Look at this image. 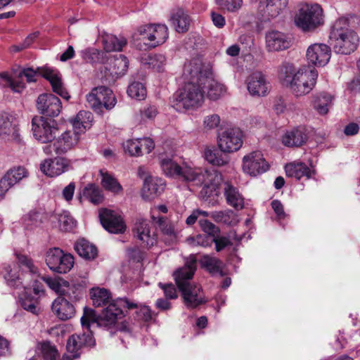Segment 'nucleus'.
<instances>
[{
	"label": "nucleus",
	"mask_w": 360,
	"mask_h": 360,
	"mask_svg": "<svg viewBox=\"0 0 360 360\" xmlns=\"http://www.w3.org/2000/svg\"><path fill=\"white\" fill-rule=\"evenodd\" d=\"M200 68L199 58L185 63L182 75L185 84L174 94L171 101L172 107L176 111L195 110L202 105L205 91L200 84Z\"/></svg>",
	"instance_id": "obj_1"
},
{
	"label": "nucleus",
	"mask_w": 360,
	"mask_h": 360,
	"mask_svg": "<svg viewBox=\"0 0 360 360\" xmlns=\"http://www.w3.org/2000/svg\"><path fill=\"white\" fill-rule=\"evenodd\" d=\"M160 166L167 176L178 178L195 186H203L201 193L207 196L216 190L222 181L221 174L214 169H193L185 163L179 165L171 158L162 159Z\"/></svg>",
	"instance_id": "obj_2"
},
{
	"label": "nucleus",
	"mask_w": 360,
	"mask_h": 360,
	"mask_svg": "<svg viewBox=\"0 0 360 360\" xmlns=\"http://www.w3.org/2000/svg\"><path fill=\"white\" fill-rule=\"evenodd\" d=\"M136 307L137 303L127 297L112 300L99 314H96V311L91 308L84 307L81 323L88 330L91 325L96 324L97 327L105 330L117 328L120 331H129L127 323H122L120 326H118L117 323L124 316L122 308L131 310Z\"/></svg>",
	"instance_id": "obj_3"
},
{
	"label": "nucleus",
	"mask_w": 360,
	"mask_h": 360,
	"mask_svg": "<svg viewBox=\"0 0 360 360\" xmlns=\"http://www.w3.org/2000/svg\"><path fill=\"white\" fill-rule=\"evenodd\" d=\"M136 307L137 303L127 297L112 300L99 314H96V311L91 308L84 307L81 323L88 330L91 325L96 324L97 327L105 330L117 328L120 331H129L127 323H122L120 326H118L117 323L124 316L122 308L131 310Z\"/></svg>",
	"instance_id": "obj_4"
},
{
	"label": "nucleus",
	"mask_w": 360,
	"mask_h": 360,
	"mask_svg": "<svg viewBox=\"0 0 360 360\" xmlns=\"http://www.w3.org/2000/svg\"><path fill=\"white\" fill-rule=\"evenodd\" d=\"M318 72L315 68L304 65L298 69L289 63H283L278 70V78L296 97L308 94L316 84Z\"/></svg>",
	"instance_id": "obj_5"
},
{
	"label": "nucleus",
	"mask_w": 360,
	"mask_h": 360,
	"mask_svg": "<svg viewBox=\"0 0 360 360\" xmlns=\"http://www.w3.org/2000/svg\"><path fill=\"white\" fill-rule=\"evenodd\" d=\"M195 256L190 255L184 266L174 273V277L187 307L195 308L205 302L201 287L192 281L196 271Z\"/></svg>",
	"instance_id": "obj_6"
},
{
	"label": "nucleus",
	"mask_w": 360,
	"mask_h": 360,
	"mask_svg": "<svg viewBox=\"0 0 360 360\" xmlns=\"http://www.w3.org/2000/svg\"><path fill=\"white\" fill-rule=\"evenodd\" d=\"M330 40L334 51L340 54H350L358 46L359 37L356 33L349 28L347 18H340L334 23L330 33Z\"/></svg>",
	"instance_id": "obj_7"
},
{
	"label": "nucleus",
	"mask_w": 360,
	"mask_h": 360,
	"mask_svg": "<svg viewBox=\"0 0 360 360\" xmlns=\"http://www.w3.org/2000/svg\"><path fill=\"white\" fill-rule=\"evenodd\" d=\"M295 25L303 31H311L323 23V10L317 4H302L295 16Z\"/></svg>",
	"instance_id": "obj_8"
},
{
	"label": "nucleus",
	"mask_w": 360,
	"mask_h": 360,
	"mask_svg": "<svg viewBox=\"0 0 360 360\" xmlns=\"http://www.w3.org/2000/svg\"><path fill=\"white\" fill-rule=\"evenodd\" d=\"M86 101L89 107L98 112L103 107L107 110L112 109L117 103L112 91L104 86L94 87L86 95Z\"/></svg>",
	"instance_id": "obj_9"
},
{
	"label": "nucleus",
	"mask_w": 360,
	"mask_h": 360,
	"mask_svg": "<svg viewBox=\"0 0 360 360\" xmlns=\"http://www.w3.org/2000/svg\"><path fill=\"white\" fill-rule=\"evenodd\" d=\"M45 261L49 268L58 274L69 272L75 263L72 255L65 253L58 248H51L46 252Z\"/></svg>",
	"instance_id": "obj_10"
},
{
	"label": "nucleus",
	"mask_w": 360,
	"mask_h": 360,
	"mask_svg": "<svg viewBox=\"0 0 360 360\" xmlns=\"http://www.w3.org/2000/svg\"><path fill=\"white\" fill-rule=\"evenodd\" d=\"M79 136L76 131H65L51 143L44 146L43 150L47 155H52L53 153L57 155L65 154L78 144Z\"/></svg>",
	"instance_id": "obj_11"
},
{
	"label": "nucleus",
	"mask_w": 360,
	"mask_h": 360,
	"mask_svg": "<svg viewBox=\"0 0 360 360\" xmlns=\"http://www.w3.org/2000/svg\"><path fill=\"white\" fill-rule=\"evenodd\" d=\"M32 130L37 140L49 144L54 140L58 131L57 123L54 120L34 117L32 120Z\"/></svg>",
	"instance_id": "obj_12"
},
{
	"label": "nucleus",
	"mask_w": 360,
	"mask_h": 360,
	"mask_svg": "<svg viewBox=\"0 0 360 360\" xmlns=\"http://www.w3.org/2000/svg\"><path fill=\"white\" fill-rule=\"evenodd\" d=\"M138 32L142 39L148 40L147 45L155 48L165 43L168 38V28L164 24H149L141 26Z\"/></svg>",
	"instance_id": "obj_13"
},
{
	"label": "nucleus",
	"mask_w": 360,
	"mask_h": 360,
	"mask_svg": "<svg viewBox=\"0 0 360 360\" xmlns=\"http://www.w3.org/2000/svg\"><path fill=\"white\" fill-rule=\"evenodd\" d=\"M96 341L91 333L71 335L67 342L68 354L63 355V360H74L80 356V350L84 347H93Z\"/></svg>",
	"instance_id": "obj_14"
},
{
	"label": "nucleus",
	"mask_w": 360,
	"mask_h": 360,
	"mask_svg": "<svg viewBox=\"0 0 360 360\" xmlns=\"http://www.w3.org/2000/svg\"><path fill=\"white\" fill-rule=\"evenodd\" d=\"M199 76L202 90L207 89V96L210 100H217L225 93V86L214 79L211 70L202 66L201 61Z\"/></svg>",
	"instance_id": "obj_15"
},
{
	"label": "nucleus",
	"mask_w": 360,
	"mask_h": 360,
	"mask_svg": "<svg viewBox=\"0 0 360 360\" xmlns=\"http://www.w3.org/2000/svg\"><path fill=\"white\" fill-rule=\"evenodd\" d=\"M243 132L238 127L224 130L218 137V146L224 153H233L243 145Z\"/></svg>",
	"instance_id": "obj_16"
},
{
	"label": "nucleus",
	"mask_w": 360,
	"mask_h": 360,
	"mask_svg": "<svg viewBox=\"0 0 360 360\" xmlns=\"http://www.w3.org/2000/svg\"><path fill=\"white\" fill-rule=\"evenodd\" d=\"M269 167L261 151H252L243 158V171L251 176L266 172Z\"/></svg>",
	"instance_id": "obj_17"
},
{
	"label": "nucleus",
	"mask_w": 360,
	"mask_h": 360,
	"mask_svg": "<svg viewBox=\"0 0 360 360\" xmlns=\"http://www.w3.org/2000/svg\"><path fill=\"white\" fill-rule=\"evenodd\" d=\"M37 108L39 112L49 117H57L62 109L60 99L52 94H42L37 100Z\"/></svg>",
	"instance_id": "obj_18"
},
{
	"label": "nucleus",
	"mask_w": 360,
	"mask_h": 360,
	"mask_svg": "<svg viewBox=\"0 0 360 360\" xmlns=\"http://www.w3.org/2000/svg\"><path fill=\"white\" fill-rule=\"evenodd\" d=\"M330 56V48L328 45L321 43L310 45L306 53L308 62L319 67H323L328 64Z\"/></svg>",
	"instance_id": "obj_19"
},
{
	"label": "nucleus",
	"mask_w": 360,
	"mask_h": 360,
	"mask_svg": "<svg viewBox=\"0 0 360 360\" xmlns=\"http://www.w3.org/2000/svg\"><path fill=\"white\" fill-rule=\"evenodd\" d=\"M70 167V160L61 157L48 158L40 164L41 172L49 177L58 176L68 171Z\"/></svg>",
	"instance_id": "obj_20"
},
{
	"label": "nucleus",
	"mask_w": 360,
	"mask_h": 360,
	"mask_svg": "<svg viewBox=\"0 0 360 360\" xmlns=\"http://www.w3.org/2000/svg\"><path fill=\"white\" fill-rule=\"evenodd\" d=\"M99 217L103 227L110 233H122L126 229L122 218L113 210L103 209L100 212Z\"/></svg>",
	"instance_id": "obj_21"
},
{
	"label": "nucleus",
	"mask_w": 360,
	"mask_h": 360,
	"mask_svg": "<svg viewBox=\"0 0 360 360\" xmlns=\"http://www.w3.org/2000/svg\"><path fill=\"white\" fill-rule=\"evenodd\" d=\"M248 90L253 96H265L270 91V84L261 72L251 74L247 79Z\"/></svg>",
	"instance_id": "obj_22"
},
{
	"label": "nucleus",
	"mask_w": 360,
	"mask_h": 360,
	"mask_svg": "<svg viewBox=\"0 0 360 360\" xmlns=\"http://www.w3.org/2000/svg\"><path fill=\"white\" fill-rule=\"evenodd\" d=\"M43 280L51 290L60 296H65L71 301L79 299V294L76 293L75 288L70 287L68 281L62 278L51 277H44Z\"/></svg>",
	"instance_id": "obj_23"
},
{
	"label": "nucleus",
	"mask_w": 360,
	"mask_h": 360,
	"mask_svg": "<svg viewBox=\"0 0 360 360\" xmlns=\"http://www.w3.org/2000/svg\"><path fill=\"white\" fill-rule=\"evenodd\" d=\"M0 136L6 140L18 141L19 133L15 117L6 112H0Z\"/></svg>",
	"instance_id": "obj_24"
},
{
	"label": "nucleus",
	"mask_w": 360,
	"mask_h": 360,
	"mask_svg": "<svg viewBox=\"0 0 360 360\" xmlns=\"http://www.w3.org/2000/svg\"><path fill=\"white\" fill-rule=\"evenodd\" d=\"M165 186V181L162 179L148 176L144 180L141 197L145 200H152L163 192Z\"/></svg>",
	"instance_id": "obj_25"
},
{
	"label": "nucleus",
	"mask_w": 360,
	"mask_h": 360,
	"mask_svg": "<svg viewBox=\"0 0 360 360\" xmlns=\"http://www.w3.org/2000/svg\"><path fill=\"white\" fill-rule=\"evenodd\" d=\"M308 139V131L304 127H298L287 131L282 136V143L287 147H300Z\"/></svg>",
	"instance_id": "obj_26"
},
{
	"label": "nucleus",
	"mask_w": 360,
	"mask_h": 360,
	"mask_svg": "<svg viewBox=\"0 0 360 360\" xmlns=\"http://www.w3.org/2000/svg\"><path fill=\"white\" fill-rule=\"evenodd\" d=\"M42 75L50 82L53 92L65 100H68L70 98L62 81L61 75L57 70L44 68L42 71Z\"/></svg>",
	"instance_id": "obj_27"
},
{
	"label": "nucleus",
	"mask_w": 360,
	"mask_h": 360,
	"mask_svg": "<svg viewBox=\"0 0 360 360\" xmlns=\"http://www.w3.org/2000/svg\"><path fill=\"white\" fill-rule=\"evenodd\" d=\"M68 299L65 296H59L52 304L53 312L61 320L70 319L75 313V308L70 303L72 301Z\"/></svg>",
	"instance_id": "obj_28"
},
{
	"label": "nucleus",
	"mask_w": 360,
	"mask_h": 360,
	"mask_svg": "<svg viewBox=\"0 0 360 360\" xmlns=\"http://www.w3.org/2000/svg\"><path fill=\"white\" fill-rule=\"evenodd\" d=\"M266 47L268 51H279L287 49L290 46V41L287 37L278 31H271L266 34Z\"/></svg>",
	"instance_id": "obj_29"
},
{
	"label": "nucleus",
	"mask_w": 360,
	"mask_h": 360,
	"mask_svg": "<svg viewBox=\"0 0 360 360\" xmlns=\"http://www.w3.org/2000/svg\"><path fill=\"white\" fill-rule=\"evenodd\" d=\"M134 231L138 239L142 241L145 246L150 247L155 243L156 239L154 235L150 233V223L147 220L137 219L134 224Z\"/></svg>",
	"instance_id": "obj_30"
},
{
	"label": "nucleus",
	"mask_w": 360,
	"mask_h": 360,
	"mask_svg": "<svg viewBox=\"0 0 360 360\" xmlns=\"http://www.w3.org/2000/svg\"><path fill=\"white\" fill-rule=\"evenodd\" d=\"M224 195L226 203L235 210H240L244 207V198L238 188L229 182L224 185Z\"/></svg>",
	"instance_id": "obj_31"
},
{
	"label": "nucleus",
	"mask_w": 360,
	"mask_h": 360,
	"mask_svg": "<svg viewBox=\"0 0 360 360\" xmlns=\"http://www.w3.org/2000/svg\"><path fill=\"white\" fill-rule=\"evenodd\" d=\"M289 0H259V9L271 18L278 16L288 6Z\"/></svg>",
	"instance_id": "obj_32"
},
{
	"label": "nucleus",
	"mask_w": 360,
	"mask_h": 360,
	"mask_svg": "<svg viewBox=\"0 0 360 360\" xmlns=\"http://www.w3.org/2000/svg\"><path fill=\"white\" fill-rule=\"evenodd\" d=\"M286 175L299 180L302 177L309 179L311 176V169L304 162H294L285 167Z\"/></svg>",
	"instance_id": "obj_33"
},
{
	"label": "nucleus",
	"mask_w": 360,
	"mask_h": 360,
	"mask_svg": "<svg viewBox=\"0 0 360 360\" xmlns=\"http://www.w3.org/2000/svg\"><path fill=\"white\" fill-rule=\"evenodd\" d=\"M93 120L94 117L91 112L79 111L72 121L74 131L79 132L80 135L91 127Z\"/></svg>",
	"instance_id": "obj_34"
},
{
	"label": "nucleus",
	"mask_w": 360,
	"mask_h": 360,
	"mask_svg": "<svg viewBox=\"0 0 360 360\" xmlns=\"http://www.w3.org/2000/svg\"><path fill=\"white\" fill-rule=\"evenodd\" d=\"M101 37L103 49L107 52L120 51L127 44V39L124 37L118 38L113 34L106 33Z\"/></svg>",
	"instance_id": "obj_35"
},
{
	"label": "nucleus",
	"mask_w": 360,
	"mask_h": 360,
	"mask_svg": "<svg viewBox=\"0 0 360 360\" xmlns=\"http://www.w3.org/2000/svg\"><path fill=\"white\" fill-rule=\"evenodd\" d=\"M201 266L205 268L212 276H224L223 263L219 259L210 255H204L200 259Z\"/></svg>",
	"instance_id": "obj_36"
},
{
	"label": "nucleus",
	"mask_w": 360,
	"mask_h": 360,
	"mask_svg": "<svg viewBox=\"0 0 360 360\" xmlns=\"http://www.w3.org/2000/svg\"><path fill=\"white\" fill-rule=\"evenodd\" d=\"M75 250L80 257L86 259H94L98 253L96 247L84 238L75 243Z\"/></svg>",
	"instance_id": "obj_37"
},
{
	"label": "nucleus",
	"mask_w": 360,
	"mask_h": 360,
	"mask_svg": "<svg viewBox=\"0 0 360 360\" xmlns=\"http://www.w3.org/2000/svg\"><path fill=\"white\" fill-rule=\"evenodd\" d=\"M170 20L177 32L184 33L188 30L190 19L184 10L178 9L173 13Z\"/></svg>",
	"instance_id": "obj_38"
},
{
	"label": "nucleus",
	"mask_w": 360,
	"mask_h": 360,
	"mask_svg": "<svg viewBox=\"0 0 360 360\" xmlns=\"http://www.w3.org/2000/svg\"><path fill=\"white\" fill-rule=\"evenodd\" d=\"M167 59L165 55L161 53L149 54L142 58L141 63L148 68L157 72H162L165 69Z\"/></svg>",
	"instance_id": "obj_39"
},
{
	"label": "nucleus",
	"mask_w": 360,
	"mask_h": 360,
	"mask_svg": "<svg viewBox=\"0 0 360 360\" xmlns=\"http://www.w3.org/2000/svg\"><path fill=\"white\" fill-rule=\"evenodd\" d=\"M333 96L327 93H321L316 95L313 101L314 108L320 115H326L329 108L333 105Z\"/></svg>",
	"instance_id": "obj_40"
},
{
	"label": "nucleus",
	"mask_w": 360,
	"mask_h": 360,
	"mask_svg": "<svg viewBox=\"0 0 360 360\" xmlns=\"http://www.w3.org/2000/svg\"><path fill=\"white\" fill-rule=\"evenodd\" d=\"M210 217L217 223H222L229 226H233L238 222L236 214L229 209L212 212Z\"/></svg>",
	"instance_id": "obj_41"
},
{
	"label": "nucleus",
	"mask_w": 360,
	"mask_h": 360,
	"mask_svg": "<svg viewBox=\"0 0 360 360\" xmlns=\"http://www.w3.org/2000/svg\"><path fill=\"white\" fill-rule=\"evenodd\" d=\"M91 297L93 304L96 307L107 306L112 302L110 292L105 288H92L91 290Z\"/></svg>",
	"instance_id": "obj_42"
},
{
	"label": "nucleus",
	"mask_w": 360,
	"mask_h": 360,
	"mask_svg": "<svg viewBox=\"0 0 360 360\" xmlns=\"http://www.w3.org/2000/svg\"><path fill=\"white\" fill-rule=\"evenodd\" d=\"M153 221H156L164 236V240L166 243H172L176 240V233L173 226L171 224H167L165 222V219L163 217H155L153 216Z\"/></svg>",
	"instance_id": "obj_43"
},
{
	"label": "nucleus",
	"mask_w": 360,
	"mask_h": 360,
	"mask_svg": "<svg viewBox=\"0 0 360 360\" xmlns=\"http://www.w3.org/2000/svg\"><path fill=\"white\" fill-rule=\"evenodd\" d=\"M112 69H110V75L112 77H120L126 73L129 66V61L124 55L115 57L112 63Z\"/></svg>",
	"instance_id": "obj_44"
},
{
	"label": "nucleus",
	"mask_w": 360,
	"mask_h": 360,
	"mask_svg": "<svg viewBox=\"0 0 360 360\" xmlns=\"http://www.w3.org/2000/svg\"><path fill=\"white\" fill-rule=\"evenodd\" d=\"M100 173L102 177L101 184L105 189L114 193H118L122 191V186L112 175L103 170H101Z\"/></svg>",
	"instance_id": "obj_45"
},
{
	"label": "nucleus",
	"mask_w": 360,
	"mask_h": 360,
	"mask_svg": "<svg viewBox=\"0 0 360 360\" xmlns=\"http://www.w3.org/2000/svg\"><path fill=\"white\" fill-rule=\"evenodd\" d=\"M205 159L210 164L223 166L228 163L229 158L215 149L206 148L204 152Z\"/></svg>",
	"instance_id": "obj_46"
},
{
	"label": "nucleus",
	"mask_w": 360,
	"mask_h": 360,
	"mask_svg": "<svg viewBox=\"0 0 360 360\" xmlns=\"http://www.w3.org/2000/svg\"><path fill=\"white\" fill-rule=\"evenodd\" d=\"M83 196L94 205L101 203L103 200L101 191L94 184H89L84 188Z\"/></svg>",
	"instance_id": "obj_47"
},
{
	"label": "nucleus",
	"mask_w": 360,
	"mask_h": 360,
	"mask_svg": "<svg viewBox=\"0 0 360 360\" xmlns=\"http://www.w3.org/2000/svg\"><path fill=\"white\" fill-rule=\"evenodd\" d=\"M40 352L44 360H58L60 354L54 345L50 342H43L40 345Z\"/></svg>",
	"instance_id": "obj_48"
},
{
	"label": "nucleus",
	"mask_w": 360,
	"mask_h": 360,
	"mask_svg": "<svg viewBox=\"0 0 360 360\" xmlns=\"http://www.w3.org/2000/svg\"><path fill=\"white\" fill-rule=\"evenodd\" d=\"M0 76L5 82L4 87H9L13 92L20 93L25 88V83L21 79H14L7 72H0Z\"/></svg>",
	"instance_id": "obj_49"
},
{
	"label": "nucleus",
	"mask_w": 360,
	"mask_h": 360,
	"mask_svg": "<svg viewBox=\"0 0 360 360\" xmlns=\"http://www.w3.org/2000/svg\"><path fill=\"white\" fill-rule=\"evenodd\" d=\"M60 229L63 231H70L76 226L75 220L72 217L70 212L63 211L57 214Z\"/></svg>",
	"instance_id": "obj_50"
},
{
	"label": "nucleus",
	"mask_w": 360,
	"mask_h": 360,
	"mask_svg": "<svg viewBox=\"0 0 360 360\" xmlns=\"http://www.w3.org/2000/svg\"><path fill=\"white\" fill-rule=\"evenodd\" d=\"M127 94L132 98L143 100L146 96V89L142 83L134 82L129 85Z\"/></svg>",
	"instance_id": "obj_51"
},
{
	"label": "nucleus",
	"mask_w": 360,
	"mask_h": 360,
	"mask_svg": "<svg viewBox=\"0 0 360 360\" xmlns=\"http://www.w3.org/2000/svg\"><path fill=\"white\" fill-rule=\"evenodd\" d=\"M22 223L26 230H33L41 223L40 214L35 211L29 212L23 217Z\"/></svg>",
	"instance_id": "obj_52"
},
{
	"label": "nucleus",
	"mask_w": 360,
	"mask_h": 360,
	"mask_svg": "<svg viewBox=\"0 0 360 360\" xmlns=\"http://www.w3.org/2000/svg\"><path fill=\"white\" fill-rule=\"evenodd\" d=\"M213 240L214 239L205 234H198L186 238V243L192 247H209L212 245Z\"/></svg>",
	"instance_id": "obj_53"
},
{
	"label": "nucleus",
	"mask_w": 360,
	"mask_h": 360,
	"mask_svg": "<svg viewBox=\"0 0 360 360\" xmlns=\"http://www.w3.org/2000/svg\"><path fill=\"white\" fill-rule=\"evenodd\" d=\"M81 56L86 63H94L102 62L103 53L95 48H88L80 52Z\"/></svg>",
	"instance_id": "obj_54"
},
{
	"label": "nucleus",
	"mask_w": 360,
	"mask_h": 360,
	"mask_svg": "<svg viewBox=\"0 0 360 360\" xmlns=\"http://www.w3.org/2000/svg\"><path fill=\"white\" fill-rule=\"evenodd\" d=\"M221 9L230 13L238 12L243 6V0H215Z\"/></svg>",
	"instance_id": "obj_55"
},
{
	"label": "nucleus",
	"mask_w": 360,
	"mask_h": 360,
	"mask_svg": "<svg viewBox=\"0 0 360 360\" xmlns=\"http://www.w3.org/2000/svg\"><path fill=\"white\" fill-rule=\"evenodd\" d=\"M4 278L6 280L7 284L11 287L18 288L21 282L20 278L16 275L15 273L13 272V270L10 265H4Z\"/></svg>",
	"instance_id": "obj_56"
},
{
	"label": "nucleus",
	"mask_w": 360,
	"mask_h": 360,
	"mask_svg": "<svg viewBox=\"0 0 360 360\" xmlns=\"http://www.w3.org/2000/svg\"><path fill=\"white\" fill-rule=\"evenodd\" d=\"M140 139L128 140L123 144L124 149L131 156H140L142 155L141 143Z\"/></svg>",
	"instance_id": "obj_57"
},
{
	"label": "nucleus",
	"mask_w": 360,
	"mask_h": 360,
	"mask_svg": "<svg viewBox=\"0 0 360 360\" xmlns=\"http://www.w3.org/2000/svg\"><path fill=\"white\" fill-rule=\"evenodd\" d=\"M199 225L202 231L206 233L205 235L211 238H214L217 234L220 233L219 227L206 219H200Z\"/></svg>",
	"instance_id": "obj_58"
},
{
	"label": "nucleus",
	"mask_w": 360,
	"mask_h": 360,
	"mask_svg": "<svg viewBox=\"0 0 360 360\" xmlns=\"http://www.w3.org/2000/svg\"><path fill=\"white\" fill-rule=\"evenodd\" d=\"M6 176L11 181V183L15 185L18 182H19L21 179L26 177L27 176V172L22 167H18L17 168H14L8 171Z\"/></svg>",
	"instance_id": "obj_59"
},
{
	"label": "nucleus",
	"mask_w": 360,
	"mask_h": 360,
	"mask_svg": "<svg viewBox=\"0 0 360 360\" xmlns=\"http://www.w3.org/2000/svg\"><path fill=\"white\" fill-rule=\"evenodd\" d=\"M158 114L156 106L148 105L140 110L139 117L141 121L146 122L148 120H153Z\"/></svg>",
	"instance_id": "obj_60"
},
{
	"label": "nucleus",
	"mask_w": 360,
	"mask_h": 360,
	"mask_svg": "<svg viewBox=\"0 0 360 360\" xmlns=\"http://www.w3.org/2000/svg\"><path fill=\"white\" fill-rule=\"evenodd\" d=\"M20 304L22 307L26 311H30L33 314H37L38 310L37 307V300L25 295L24 297L20 298Z\"/></svg>",
	"instance_id": "obj_61"
},
{
	"label": "nucleus",
	"mask_w": 360,
	"mask_h": 360,
	"mask_svg": "<svg viewBox=\"0 0 360 360\" xmlns=\"http://www.w3.org/2000/svg\"><path fill=\"white\" fill-rule=\"evenodd\" d=\"M231 236H221L219 234H217L216 236L212 238L214 239L213 243L215 244V250L217 252H220L224 250L225 248L232 245V243L231 241Z\"/></svg>",
	"instance_id": "obj_62"
},
{
	"label": "nucleus",
	"mask_w": 360,
	"mask_h": 360,
	"mask_svg": "<svg viewBox=\"0 0 360 360\" xmlns=\"http://www.w3.org/2000/svg\"><path fill=\"white\" fill-rule=\"evenodd\" d=\"M133 309H136V316L139 319L145 322H148L153 319V314L148 307L141 305L139 306L137 304V307L134 308Z\"/></svg>",
	"instance_id": "obj_63"
},
{
	"label": "nucleus",
	"mask_w": 360,
	"mask_h": 360,
	"mask_svg": "<svg viewBox=\"0 0 360 360\" xmlns=\"http://www.w3.org/2000/svg\"><path fill=\"white\" fill-rule=\"evenodd\" d=\"M158 286L163 290L165 296L167 299H176L177 292L176 287L172 283H162L160 282Z\"/></svg>",
	"instance_id": "obj_64"
}]
</instances>
